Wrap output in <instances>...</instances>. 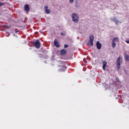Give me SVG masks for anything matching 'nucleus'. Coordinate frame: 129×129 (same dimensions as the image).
I'll use <instances>...</instances> for the list:
<instances>
[{"label": "nucleus", "instance_id": "obj_20", "mask_svg": "<svg viewBox=\"0 0 129 129\" xmlns=\"http://www.w3.org/2000/svg\"><path fill=\"white\" fill-rule=\"evenodd\" d=\"M9 27V26H6V28H8Z\"/></svg>", "mask_w": 129, "mask_h": 129}, {"label": "nucleus", "instance_id": "obj_5", "mask_svg": "<svg viewBox=\"0 0 129 129\" xmlns=\"http://www.w3.org/2000/svg\"><path fill=\"white\" fill-rule=\"evenodd\" d=\"M33 44L36 49H40V47H41V43L39 40H36Z\"/></svg>", "mask_w": 129, "mask_h": 129}, {"label": "nucleus", "instance_id": "obj_2", "mask_svg": "<svg viewBox=\"0 0 129 129\" xmlns=\"http://www.w3.org/2000/svg\"><path fill=\"white\" fill-rule=\"evenodd\" d=\"M122 63V58L119 56L117 59L116 65L117 70L118 71L120 69V64Z\"/></svg>", "mask_w": 129, "mask_h": 129}, {"label": "nucleus", "instance_id": "obj_18", "mask_svg": "<svg viewBox=\"0 0 129 129\" xmlns=\"http://www.w3.org/2000/svg\"><path fill=\"white\" fill-rule=\"evenodd\" d=\"M3 3H0V7H2V6H3Z\"/></svg>", "mask_w": 129, "mask_h": 129}, {"label": "nucleus", "instance_id": "obj_7", "mask_svg": "<svg viewBox=\"0 0 129 129\" xmlns=\"http://www.w3.org/2000/svg\"><path fill=\"white\" fill-rule=\"evenodd\" d=\"M102 69L104 70V71H105V67H106V64H107L106 60L102 61Z\"/></svg>", "mask_w": 129, "mask_h": 129}, {"label": "nucleus", "instance_id": "obj_14", "mask_svg": "<svg viewBox=\"0 0 129 129\" xmlns=\"http://www.w3.org/2000/svg\"><path fill=\"white\" fill-rule=\"evenodd\" d=\"M124 58L126 61H129V55L127 54H125L124 55Z\"/></svg>", "mask_w": 129, "mask_h": 129}, {"label": "nucleus", "instance_id": "obj_4", "mask_svg": "<svg viewBox=\"0 0 129 129\" xmlns=\"http://www.w3.org/2000/svg\"><path fill=\"white\" fill-rule=\"evenodd\" d=\"M94 40V36L93 35H91L90 36V41L88 42V45L92 47L93 46V41Z\"/></svg>", "mask_w": 129, "mask_h": 129}, {"label": "nucleus", "instance_id": "obj_9", "mask_svg": "<svg viewBox=\"0 0 129 129\" xmlns=\"http://www.w3.org/2000/svg\"><path fill=\"white\" fill-rule=\"evenodd\" d=\"M24 9L25 12H30V8L28 4H26L24 6Z\"/></svg>", "mask_w": 129, "mask_h": 129}, {"label": "nucleus", "instance_id": "obj_3", "mask_svg": "<svg viewBox=\"0 0 129 129\" xmlns=\"http://www.w3.org/2000/svg\"><path fill=\"white\" fill-rule=\"evenodd\" d=\"M119 39H118V38L117 37H114L112 40V48H115V46H116V43H118L119 42Z\"/></svg>", "mask_w": 129, "mask_h": 129}, {"label": "nucleus", "instance_id": "obj_6", "mask_svg": "<svg viewBox=\"0 0 129 129\" xmlns=\"http://www.w3.org/2000/svg\"><path fill=\"white\" fill-rule=\"evenodd\" d=\"M111 21H112L115 23L116 25H118V24H121V22L117 20V18L116 17H111L110 18Z\"/></svg>", "mask_w": 129, "mask_h": 129}, {"label": "nucleus", "instance_id": "obj_15", "mask_svg": "<svg viewBox=\"0 0 129 129\" xmlns=\"http://www.w3.org/2000/svg\"><path fill=\"white\" fill-rule=\"evenodd\" d=\"M70 4H72L73 3V2H74V0H70Z\"/></svg>", "mask_w": 129, "mask_h": 129}, {"label": "nucleus", "instance_id": "obj_11", "mask_svg": "<svg viewBox=\"0 0 129 129\" xmlns=\"http://www.w3.org/2000/svg\"><path fill=\"white\" fill-rule=\"evenodd\" d=\"M96 46L97 48L98 49V50H100V49H101V44L99 43V41L97 42Z\"/></svg>", "mask_w": 129, "mask_h": 129}, {"label": "nucleus", "instance_id": "obj_12", "mask_svg": "<svg viewBox=\"0 0 129 129\" xmlns=\"http://www.w3.org/2000/svg\"><path fill=\"white\" fill-rule=\"evenodd\" d=\"M54 44L57 47V48H59V43L58 42V41L57 40H54Z\"/></svg>", "mask_w": 129, "mask_h": 129}, {"label": "nucleus", "instance_id": "obj_17", "mask_svg": "<svg viewBox=\"0 0 129 129\" xmlns=\"http://www.w3.org/2000/svg\"><path fill=\"white\" fill-rule=\"evenodd\" d=\"M84 62H85V63H87V61H85V60H86V58H84Z\"/></svg>", "mask_w": 129, "mask_h": 129}, {"label": "nucleus", "instance_id": "obj_13", "mask_svg": "<svg viewBox=\"0 0 129 129\" xmlns=\"http://www.w3.org/2000/svg\"><path fill=\"white\" fill-rule=\"evenodd\" d=\"M67 52V51H66V50L62 49L60 51V55H65V54H66Z\"/></svg>", "mask_w": 129, "mask_h": 129}, {"label": "nucleus", "instance_id": "obj_16", "mask_svg": "<svg viewBox=\"0 0 129 129\" xmlns=\"http://www.w3.org/2000/svg\"><path fill=\"white\" fill-rule=\"evenodd\" d=\"M68 45L64 44V48H68Z\"/></svg>", "mask_w": 129, "mask_h": 129}, {"label": "nucleus", "instance_id": "obj_1", "mask_svg": "<svg viewBox=\"0 0 129 129\" xmlns=\"http://www.w3.org/2000/svg\"><path fill=\"white\" fill-rule=\"evenodd\" d=\"M72 21L75 24H78L79 22V16L77 13H73L72 15Z\"/></svg>", "mask_w": 129, "mask_h": 129}, {"label": "nucleus", "instance_id": "obj_8", "mask_svg": "<svg viewBox=\"0 0 129 129\" xmlns=\"http://www.w3.org/2000/svg\"><path fill=\"white\" fill-rule=\"evenodd\" d=\"M60 71V72H64L65 70H66V67L64 66H59Z\"/></svg>", "mask_w": 129, "mask_h": 129}, {"label": "nucleus", "instance_id": "obj_10", "mask_svg": "<svg viewBox=\"0 0 129 129\" xmlns=\"http://www.w3.org/2000/svg\"><path fill=\"white\" fill-rule=\"evenodd\" d=\"M44 10L45 11V13L46 14H47V15H49V14H50V10L48 9V6H44Z\"/></svg>", "mask_w": 129, "mask_h": 129}, {"label": "nucleus", "instance_id": "obj_19", "mask_svg": "<svg viewBox=\"0 0 129 129\" xmlns=\"http://www.w3.org/2000/svg\"><path fill=\"white\" fill-rule=\"evenodd\" d=\"M61 35L64 36V33L63 32L60 33Z\"/></svg>", "mask_w": 129, "mask_h": 129}]
</instances>
